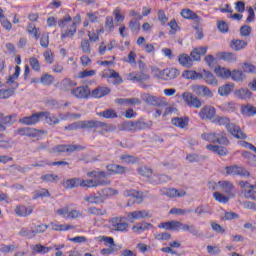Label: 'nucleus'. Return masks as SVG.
Masks as SVG:
<instances>
[{
	"instance_id": "43",
	"label": "nucleus",
	"mask_w": 256,
	"mask_h": 256,
	"mask_svg": "<svg viewBox=\"0 0 256 256\" xmlns=\"http://www.w3.org/2000/svg\"><path fill=\"white\" fill-rule=\"evenodd\" d=\"M183 79H192L193 81H197V79H201V73H198L193 70H186L182 73Z\"/></svg>"
},
{
	"instance_id": "38",
	"label": "nucleus",
	"mask_w": 256,
	"mask_h": 256,
	"mask_svg": "<svg viewBox=\"0 0 256 256\" xmlns=\"http://www.w3.org/2000/svg\"><path fill=\"white\" fill-rule=\"evenodd\" d=\"M124 195L125 197H133V199H136L137 203L143 202V196L141 195V192L137 190H126Z\"/></svg>"
},
{
	"instance_id": "6",
	"label": "nucleus",
	"mask_w": 256,
	"mask_h": 256,
	"mask_svg": "<svg viewBox=\"0 0 256 256\" xmlns=\"http://www.w3.org/2000/svg\"><path fill=\"white\" fill-rule=\"evenodd\" d=\"M188 231L194 237H201L199 230L195 228V225L185 224L183 222L172 220L170 221V231Z\"/></svg>"
},
{
	"instance_id": "28",
	"label": "nucleus",
	"mask_w": 256,
	"mask_h": 256,
	"mask_svg": "<svg viewBox=\"0 0 256 256\" xmlns=\"http://www.w3.org/2000/svg\"><path fill=\"white\" fill-rule=\"evenodd\" d=\"M15 213L18 217H29L33 213V207L31 206H16Z\"/></svg>"
},
{
	"instance_id": "16",
	"label": "nucleus",
	"mask_w": 256,
	"mask_h": 256,
	"mask_svg": "<svg viewBox=\"0 0 256 256\" xmlns=\"http://www.w3.org/2000/svg\"><path fill=\"white\" fill-rule=\"evenodd\" d=\"M228 121L229 119L226 118V127L230 134L233 135V137H235L236 139H247V134L243 133V131H241V128L237 126V124L230 123Z\"/></svg>"
},
{
	"instance_id": "37",
	"label": "nucleus",
	"mask_w": 256,
	"mask_h": 256,
	"mask_svg": "<svg viewBox=\"0 0 256 256\" xmlns=\"http://www.w3.org/2000/svg\"><path fill=\"white\" fill-rule=\"evenodd\" d=\"M235 97L238 99H251V96L253 95L249 89L241 88L239 90H236L234 92Z\"/></svg>"
},
{
	"instance_id": "53",
	"label": "nucleus",
	"mask_w": 256,
	"mask_h": 256,
	"mask_svg": "<svg viewBox=\"0 0 256 256\" xmlns=\"http://www.w3.org/2000/svg\"><path fill=\"white\" fill-rule=\"evenodd\" d=\"M19 235L21 237H26V239H33L35 237L34 230H30L29 228H22L19 231Z\"/></svg>"
},
{
	"instance_id": "8",
	"label": "nucleus",
	"mask_w": 256,
	"mask_h": 256,
	"mask_svg": "<svg viewBox=\"0 0 256 256\" xmlns=\"http://www.w3.org/2000/svg\"><path fill=\"white\" fill-rule=\"evenodd\" d=\"M79 127H80V129H101V130H98L99 133H101V134H103V133H105V131H107L106 123L95 121V120L79 121Z\"/></svg>"
},
{
	"instance_id": "51",
	"label": "nucleus",
	"mask_w": 256,
	"mask_h": 256,
	"mask_svg": "<svg viewBox=\"0 0 256 256\" xmlns=\"http://www.w3.org/2000/svg\"><path fill=\"white\" fill-rule=\"evenodd\" d=\"M87 213H89V215L101 216V215H106L107 210L97 208V207H90L87 209Z\"/></svg>"
},
{
	"instance_id": "30",
	"label": "nucleus",
	"mask_w": 256,
	"mask_h": 256,
	"mask_svg": "<svg viewBox=\"0 0 256 256\" xmlns=\"http://www.w3.org/2000/svg\"><path fill=\"white\" fill-rule=\"evenodd\" d=\"M109 93H111V89L108 87H98L92 91L91 95L94 99H101V97H105V95H109Z\"/></svg>"
},
{
	"instance_id": "36",
	"label": "nucleus",
	"mask_w": 256,
	"mask_h": 256,
	"mask_svg": "<svg viewBox=\"0 0 256 256\" xmlns=\"http://www.w3.org/2000/svg\"><path fill=\"white\" fill-rule=\"evenodd\" d=\"M50 227L52 231H71V229H75V226L71 224H55L51 223Z\"/></svg>"
},
{
	"instance_id": "7",
	"label": "nucleus",
	"mask_w": 256,
	"mask_h": 256,
	"mask_svg": "<svg viewBox=\"0 0 256 256\" xmlns=\"http://www.w3.org/2000/svg\"><path fill=\"white\" fill-rule=\"evenodd\" d=\"M56 215L64 217V219H80L83 217V213L79 210L71 209L69 206H64L55 210Z\"/></svg>"
},
{
	"instance_id": "29",
	"label": "nucleus",
	"mask_w": 256,
	"mask_h": 256,
	"mask_svg": "<svg viewBox=\"0 0 256 256\" xmlns=\"http://www.w3.org/2000/svg\"><path fill=\"white\" fill-rule=\"evenodd\" d=\"M235 193H237V190L235 189V186L231 182H225V201H229V199H233L235 197Z\"/></svg>"
},
{
	"instance_id": "46",
	"label": "nucleus",
	"mask_w": 256,
	"mask_h": 256,
	"mask_svg": "<svg viewBox=\"0 0 256 256\" xmlns=\"http://www.w3.org/2000/svg\"><path fill=\"white\" fill-rule=\"evenodd\" d=\"M172 124L175 125V127H180V129H185L187 125H189V119L187 118H173Z\"/></svg>"
},
{
	"instance_id": "4",
	"label": "nucleus",
	"mask_w": 256,
	"mask_h": 256,
	"mask_svg": "<svg viewBox=\"0 0 256 256\" xmlns=\"http://www.w3.org/2000/svg\"><path fill=\"white\" fill-rule=\"evenodd\" d=\"M21 73V67L16 66L15 72L12 76H8L6 80V85H8V89H0V99H9V97H13L15 95V91L19 88V83H17V79H19V75Z\"/></svg>"
},
{
	"instance_id": "63",
	"label": "nucleus",
	"mask_w": 256,
	"mask_h": 256,
	"mask_svg": "<svg viewBox=\"0 0 256 256\" xmlns=\"http://www.w3.org/2000/svg\"><path fill=\"white\" fill-rule=\"evenodd\" d=\"M141 27V24L139 23V20L132 19L129 23V29L131 31H139Z\"/></svg>"
},
{
	"instance_id": "42",
	"label": "nucleus",
	"mask_w": 256,
	"mask_h": 256,
	"mask_svg": "<svg viewBox=\"0 0 256 256\" xmlns=\"http://www.w3.org/2000/svg\"><path fill=\"white\" fill-rule=\"evenodd\" d=\"M241 113L246 117H253V115H256V107L251 104L242 106Z\"/></svg>"
},
{
	"instance_id": "48",
	"label": "nucleus",
	"mask_w": 256,
	"mask_h": 256,
	"mask_svg": "<svg viewBox=\"0 0 256 256\" xmlns=\"http://www.w3.org/2000/svg\"><path fill=\"white\" fill-rule=\"evenodd\" d=\"M52 249H53V246L45 247L41 244H37V245L32 247V250L34 251V253H40L42 255H45L46 253H49V251H51Z\"/></svg>"
},
{
	"instance_id": "41",
	"label": "nucleus",
	"mask_w": 256,
	"mask_h": 256,
	"mask_svg": "<svg viewBox=\"0 0 256 256\" xmlns=\"http://www.w3.org/2000/svg\"><path fill=\"white\" fill-rule=\"evenodd\" d=\"M63 185L66 189H75V187H80V178L64 180Z\"/></svg>"
},
{
	"instance_id": "49",
	"label": "nucleus",
	"mask_w": 256,
	"mask_h": 256,
	"mask_svg": "<svg viewBox=\"0 0 256 256\" xmlns=\"http://www.w3.org/2000/svg\"><path fill=\"white\" fill-rule=\"evenodd\" d=\"M115 195H119V190L113 188H105L101 193L102 199H105V197H115Z\"/></svg>"
},
{
	"instance_id": "45",
	"label": "nucleus",
	"mask_w": 256,
	"mask_h": 256,
	"mask_svg": "<svg viewBox=\"0 0 256 256\" xmlns=\"http://www.w3.org/2000/svg\"><path fill=\"white\" fill-rule=\"evenodd\" d=\"M60 119H62V121H75V119H81V114L66 112L60 114Z\"/></svg>"
},
{
	"instance_id": "10",
	"label": "nucleus",
	"mask_w": 256,
	"mask_h": 256,
	"mask_svg": "<svg viewBox=\"0 0 256 256\" xmlns=\"http://www.w3.org/2000/svg\"><path fill=\"white\" fill-rule=\"evenodd\" d=\"M151 217L152 215L149 210H136L126 213V219L130 223H135V221H140V219H149Z\"/></svg>"
},
{
	"instance_id": "23",
	"label": "nucleus",
	"mask_w": 256,
	"mask_h": 256,
	"mask_svg": "<svg viewBox=\"0 0 256 256\" xmlns=\"http://www.w3.org/2000/svg\"><path fill=\"white\" fill-rule=\"evenodd\" d=\"M141 99L143 100L144 103H147V105H154L155 107H159L161 105L162 99L157 96H153L151 94H142Z\"/></svg>"
},
{
	"instance_id": "24",
	"label": "nucleus",
	"mask_w": 256,
	"mask_h": 256,
	"mask_svg": "<svg viewBox=\"0 0 256 256\" xmlns=\"http://www.w3.org/2000/svg\"><path fill=\"white\" fill-rule=\"evenodd\" d=\"M106 169L112 175H123V173H127L128 169L125 166L119 164H108Z\"/></svg>"
},
{
	"instance_id": "1",
	"label": "nucleus",
	"mask_w": 256,
	"mask_h": 256,
	"mask_svg": "<svg viewBox=\"0 0 256 256\" xmlns=\"http://www.w3.org/2000/svg\"><path fill=\"white\" fill-rule=\"evenodd\" d=\"M81 24V14H77L74 18H71L69 15L64 16L58 21V27L61 30V39H73L77 33V26Z\"/></svg>"
},
{
	"instance_id": "50",
	"label": "nucleus",
	"mask_w": 256,
	"mask_h": 256,
	"mask_svg": "<svg viewBox=\"0 0 256 256\" xmlns=\"http://www.w3.org/2000/svg\"><path fill=\"white\" fill-rule=\"evenodd\" d=\"M100 117H104V119H115L117 117V112L113 109H108L103 112L98 113Z\"/></svg>"
},
{
	"instance_id": "64",
	"label": "nucleus",
	"mask_w": 256,
	"mask_h": 256,
	"mask_svg": "<svg viewBox=\"0 0 256 256\" xmlns=\"http://www.w3.org/2000/svg\"><path fill=\"white\" fill-rule=\"evenodd\" d=\"M243 69L246 73H256V67L250 63H244Z\"/></svg>"
},
{
	"instance_id": "2",
	"label": "nucleus",
	"mask_w": 256,
	"mask_h": 256,
	"mask_svg": "<svg viewBox=\"0 0 256 256\" xmlns=\"http://www.w3.org/2000/svg\"><path fill=\"white\" fill-rule=\"evenodd\" d=\"M201 139L208 143H214L206 145V149L208 151L216 153L219 157H223V155H225V137H223V135L217 133H203L201 135Z\"/></svg>"
},
{
	"instance_id": "54",
	"label": "nucleus",
	"mask_w": 256,
	"mask_h": 256,
	"mask_svg": "<svg viewBox=\"0 0 256 256\" xmlns=\"http://www.w3.org/2000/svg\"><path fill=\"white\" fill-rule=\"evenodd\" d=\"M80 49H82V52L86 55H90L91 53V43H89V40L84 39L80 43Z\"/></svg>"
},
{
	"instance_id": "3",
	"label": "nucleus",
	"mask_w": 256,
	"mask_h": 256,
	"mask_svg": "<svg viewBox=\"0 0 256 256\" xmlns=\"http://www.w3.org/2000/svg\"><path fill=\"white\" fill-rule=\"evenodd\" d=\"M88 177H93V179H86L83 180L80 178V187H87L88 189H93V187L105 186L110 185L111 182L105 177H107V173L104 171H92L87 173Z\"/></svg>"
},
{
	"instance_id": "11",
	"label": "nucleus",
	"mask_w": 256,
	"mask_h": 256,
	"mask_svg": "<svg viewBox=\"0 0 256 256\" xmlns=\"http://www.w3.org/2000/svg\"><path fill=\"white\" fill-rule=\"evenodd\" d=\"M101 77L103 79H108V83H112L113 85H121L123 83V78L113 69H106L102 72Z\"/></svg>"
},
{
	"instance_id": "13",
	"label": "nucleus",
	"mask_w": 256,
	"mask_h": 256,
	"mask_svg": "<svg viewBox=\"0 0 256 256\" xmlns=\"http://www.w3.org/2000/svg\"><path fill=\"white\" fill-rule=\"evenodd\" d=\"M190 89L192 93L198 95V97H213V92L205 85L193 84L190 86Z\"/></svg>"
},
{
	"instance_id": "59",
	"label": "nucleus",
	"mask_w": 256,
	"mask_h": 256,
	"mask_svg": "<svg viewBox=\"0 0 256 256\" xmlns=\"http://www.w3.org/2000/svg\"><path fill=\"white\" fill-rule=\"evenodd\" d=\"M40 81L42 85H51V83L55 81V78L53 77V75L45 74L41 77Z\"/></svg>"
},
{
	"instance_id": "17",
	"label": "nucleus",
	"mask_w": 256,
	"mask_h": 256,
	"mask_svg": "<svg viewBox=\"0 0 256 256\" xmlns=\"http://www.w3.org/2000/svg\"><path fill=\"white\" fill-rule=\"evenodd\" d=\"M213 197L218 203H225V182H218L214 187Z\"/></svg>"
},
{
	"instance_id": "27",
	"label": "nucleus",
	"mask_w": 256,
	"mask_h": 256,
	"mask_svg": "<svg viewBox=\"0 0 256 256\" xmlns=\"http://www.w3.org/2000/svg\"><path fill=\"white\" fill-rule=\"evenodd\" d=\"M74 87H77V82H74L69 78H64L59 85L61 91H73Z\"/></svg>"
},
{
	"instance_id": "32",
	"label": "nucleus",
	"mask_w": 256,
	"mask_h": 256,
	"mask_svg": "<svg viewBox=\"0 0 256 256\" xmlns=\"http://www.w3.org/2000/svg\"><path fill=\"white\" fill-rule=\"evenodd\" d=\"M151 227H153V224L151 223H147V222H141L138 224H135L134 226H132V231L133 233H143L145 231H148V229H151Z\"/></svg>"
},
{
	"instance_id": "35",
	"label": "nucleus",
	"mask_w": 256,
	"mask_h": 256,
	"mask_svg": "<svg viewBox=\"0 0 256 256\" xmlns=\"http://www.w3.org/2000/svg\"><path fill=\"white\" fill-rule=\"evenodd\" d=\"M178 62L182 65V67H186L187 69L193 67V59H191L187 54H181L178 57Z\"/></svg>"
},
{
	"instance_id": "21",
	"label": "nucleus",
	"mask_w": 256,
	"mask_h": 256,
	"mask_svg": "<svg viewBox=\"0 0 256 256\" xmlns=\"http://www.w3.org/2000/svg\"><path fill=\"white\" fill-rule=\"evenodd\" d=\"M226 173L228 175H240L241 177H249L250 175L249 171L239 166L226 167Z\"/></svg>"
},
{
	"instance_id": "55",
	"label": "nucleus",
	"mask_w": 256,
	"mask_h": 256,
	"mask_svg": "<svg viewBox=\"0 0 256 256\" xmlns=\"http://www.w3.org/2000/svg\"><path fill=\"white\" fill-rule=\"evenodd\" d=\"M191 212H192L191 209L172 208L169 211V214L170 215H180V216H183V215H187V214H189Z\"/></svg>"
},
{
	"instance_id": "52",
	"label": "nucleus",
	"mask_w": 256,
	"mask_h": 256,
	"mask_svg": "<svg viewBox=\"0 0 256 256\" xmlns=\"http://www.w3.org/2000/svg\"><path fill=\"white\" fill-rule=\"evenodd\" d=\"M120 160L122 163L134 164L137 163L138 159L132 155L124 154L120 156Z\"/></svg>"
},
{
	"instance_id": "57",
	"label": "nucleus",
	"mask_w": 256,
	"mask_h": 256,
	"mask_svg": "<svg viewBox=\"0 0 256 256\" xmlns=\"http://www.w3.org/2000/svg\"><path fill=\"white\" fill-rule=\"evenodd\" d=\"M42 181L45 183H55L59 179V175L57 174H45L41 176Z\"/></svg>"
},
{
	"instance_id": "19",
	"label": "nucleus",
	"mask_w": 256,
	"mask_h": 256,
	"mask_svg": "<svg viewBox=\"0 0 256 256\" xmlns=\"http://www.w3.org/2000/svg\"><path fill=\"white\" fill-rule=\"evenodd\" d=\"M71 95L76 99H87L91 95V90L87 86H79L71 91Z\"/></svg>"
},
{
	"instance_id": "25",
	"label": "nucleus",
	"mask_w": 256,
	"mask_h": 256,
	"mask_svg": "<svg viewBox=\"0 0 256 256\" xmlns=\"http://www.w3.org/2000/svg\"><path fill=\"white\" fill-rule=\"evenodd\" d=\"M81 146L77 145H58L54 147L53 153H73L74 151H77V149H80Z\"/></svg>"
},
{
	"instance_id": "5",
	"label": "nucleus",
	"mask_w": 256,
	"mask_h": 256,
	"mask_svg": "<svg viewBox=\"0 0 256 256\" xmlns=\"http://www.w3.org/2000/svg\"><path fill=\"white\" fill-rule=\"evenodd\" d=\"M151 123L143 122L141 120L138 121H127L120 125H118L119 131H130V132H136V131H143V129H150Z\"/></svg>"
},
{
	"instance_id": "12",
	"label": "nucleus",
	"mask_w": 256,
	"mask_h": 256,
	"mask_svg": "<svg viewBox=\"0 0 256 256\" xmlns=\"http://www.w3.org/2000/svg\"><path fill=\"white\" fill-rule=\"evenodd\" d=\"M198 115L202 121H213L217 115V110L213 106L206 105L200 109Z\"/></svg>"
},
{
	"instance_id": "60",
	"label": "nucleus",
	"mask_w": 256,
	"mask_h": 256,
	"mask_svg": "<svg viewBox=\"0 0 256 256\" xmlns=\"http://www.w3.org/2000/svg\"><path fill=\"white\" fill-rule=\"evenodd\" d=\"M244 196L246 197V199H253L254 201H256L255 188L245 189Z\"/></svg>"
},
{
	"instance_id": "31",
	"label": "nucleus",
	"mask_w": 256,
	"mask_h": 256,
	"mask_svg": "<svg viewBox=\"0 0 256 256\" xmlns=\"http://www.w3.org/2000/svg\"><path fill=\"white\" fill-rule=\"evenodd\" d=\"M179 70L176 68H166L164 69V81H171L172 79H177L179 77Z\"/></svg>"
},
{
	"instance_id": "33",
	"label": "nucleus",
	"mask_w": 256,
	"mask_h": 256,
	"mask_svg": "<svg viewBox=\"0 0 256 256\" xmlns=\"http://www.w3.org/2000/svg\"><path fill=\"white\" fill-rule=\"evenodd\" d=\"M200 79H204L206 83H210V85H217V78L209 71L203 70L200 74Z\"/></svg>"
},
{
	"instance_id": "40",
	"label": "nucleus",
	"mask_w": 256,
	"mask_h": 256,
	"mask_svg": "<svg viewBox=\"0 0 256 256\" xmlns=\"http://www.w3.org/2000/svg\"><path fill=\"white\" fill-rule=\"evenodd\" d=\"M138 173L139 175H141L142 177H146V179L148 180L149 183V179H151L153 177V170L147 166H141L138 168Z\"/></svg>"
},
{
	"instance_id": "9",
	"label": "nucleus",
	"mask_w": 256,
	"mask_h": 256,
	"mask_svg": "<svg viewBox=\"0 0 256 256\" xmlns=\"http://www.w3.org/2000/svg\"><path fill=\"white\" fill-rule=\"evenodd\" d=\"M109 228L112 231H120L124 233L129 229V223L123 220V217H114L109 220Z\"/></svg>"
},
{
	"instance_id": "26",
	"label": "nucleus",
	"mask_w": 256,
	"mask_h": 256,
	"mask_svg": "<svg viewBox=\"0 0 256 256\" xmlns=\"http://www.w3.org/2000/svg\"><path fill=\"white\" fill-rule=\"evenodd\" d=\"M169 181H171L170 176L159 174H153V176L149 179V183H151V185H159V183H169Z\"/></svg>"
},
{
	"instance_id": "20",
	"label": "nucleus",
	"mask_w": 256,
	"mask_h": 256,
	"mask_svg": "<svg viewBox=\"0 0 256 256\" xmlns=\"http://www.w3.org/2000/svg\"><path fill=\"white\" fill-rule=\"evenodd\" d=\"M17 116L8 115L5 116L3 113L0 112V131H7V127H11L13 123H15V119ZM5 125L7 127H5Z\"/></svg>"
},
{
	"instance_id": "58",
	"label": "nucleus",
	"mask_w": 256,
	"mask_h": 256,
	"mask_svg": "<svg viewBox=\"0 0 256 256\" xmlns=\"http://www.w3.org/2000/svg\"><path fill=\"white\" fill-rule=\"evenodd\" d=\"M29 63L33 71H41V64L39 63V60L36 57H31L29 59Z\"/></svg>"
},
{
	"instance_id": "62",
	"label": "nucleus",
	"mask_w": 256,
	"mask_h": 256,
	"mask_svg": "<svg viewBox=\"0 0 256 256\" xmlns=\"http://www.w3.org/2000/svg\"><path fill=\"white\" fill-rule=\"evenodd\" d=\"M114 28H115V25L113 24V17L111 16L106 17V21H105L106 31H113Z\"/></svg>"
},
{
	"instance_id": "56",
	"label": "nucleus",
	"mask_w": 256,
	"mask_h": 256,
	"mask_svg": "<svg viewBox=\"0 0 256 256\" xmlns=\"http://www.w3.org/2000/svg\"><path fill=\"white\" fill-rule=\"evenodd\" d=\"M152 75H154L156 79H162L165 81V69L161 70L157 67H152Z\"/></svg>"
},
{
	"instance_id": "22",
	"label": "nucleus",
	"mask_w": 256,
	"mask_h": 256,
	"mask_svg": "<svg viewBox=\"0 0 256 256\" xmlns=\"http://www.w3.org/2000/svg\"><path fill=\"white\" fill-rule=\"evenodd\" d=\"M229 77H231V79H233V81H245L246 76L243 73V71L241 70H233L231 72V70L226 69L225 70V78L229 79Z\"/></svg>"
},
{
	"instance_id": "18",
	"label": "nucleus",
	"mask_w": 256,
	"mask_h": 256,
	"mask_svg": "<svg viewBox=\"0 0 256 256\" xmlns=\"http://www.w3.org/2000/svg\"><path fill=\"white\" fill-rule=\"evenodd\" d=\"M43 115H45L43 112H37L32 114L31 116H26L19 119V123L22 125H36V123H39L41 119H43Z\"/></svg>"
},
{
	"instance_id": "47",
	"label": "nucleus",
	"mask_w": 256,
	"mask_h": 256,
	"mask_svg": "<svg viewBox=\"0 0 256 256\" xmlns=\"http://www.w3.org/2000/svg\"><path fill=\"white\" fill-rule=\"evenodd\" d=\"M45 115H43V117H45L46 119V123H48V125H57L59 124V118L49 112H42Z\"/></svg>"
},
{
	"instance_id": "15",
	"label": "nucleus",
	"mask_w": 256,
	"mask_h": 256,
	"mask_svg": "<svg viewBox=\"0 0 256 256\" xmlns=\"http://www.w3.org/2000/svg\"><path fill=\"white\" fill-rule=\"evenodd\" d=\"M183 101L188 105V107H194L195 109H200L203 106V102L193 94L189 92H184L182 94Z\"/></svg>"
},
{
	"instance_id": "39",
	"label": "nucleus",
	"mask_w": 256,
	"mask_h": 256,
	"mask_svg": "<svg viewBox=\"0 0 256 256\" xmlns=\"http://www.w3.org/2000/svg\"><path fill=\"white\" fill-rule=\"evenodd\" d=\"M230 47L234 51H241V49H245L247 47V42H245V40H232L230 42Z\"/></svg>"
},
{
	"instance_id": "61",
	"label": "nucleus",
	"mask_w": 256,
	"mask_h": 256,
	"mask_svg": "<svg viewBox=\"0 0 256 256\" xmlns=\"http://www.w3.org/2000/svg\"><path fill=\"white\" fill-rule=\"evenodd\" d=\"M43 133H45V131L43 130H37L35 128H28V137H39V135H43Z\"/></svg>"
},
{
	"instance_id": "14",
	"label": "nucleus",
	"mask_w": 256,
	"mask_h": 256,
	"mask_svg": "<svg viewBox=\"0 0 256 256\" xmlns=\"http://www.w3.org/2000/svg\"><path fill=\"white\" fill-rule=\"evenodd\" d=\"M160 195H164L165 197H169L173 199L175 197H185L187 195V191L183 189H175V188H161Z\"/></svg>"
},
{
	"instance_id": "44",
	"label": "nucleus",
	"mask_w": 256,
	"mask_h": 256,
	"mask_svg": "<svg viewBox=\"0 0 256 256\" xmlns=\"http://www.w3.org/2000/svg\"><path fill=\"white\" fill-rule=\"evenodd\" d=\"M181 16L184 19H191L192 21L199 20V16L195 12H193L191 9H183L181 11Z\"/></svg>"
},
{
	"instance_id": "34",
	"label": "nucleus",
	"mask_w": 256,
	"mask_h": 256,
	"mask_svg": "<svg viewBox=\"0 0 256 256\" xmlns=\"http://www.w3.org/2000/svg\"><path fill=\"white\" fill-rule=\"evenodd\" d=\"M84 201L86 203H91L92 205H99V203H103V196L97 194H90L89 196L84 197Z\"/></svg>"
}]
</instances>
